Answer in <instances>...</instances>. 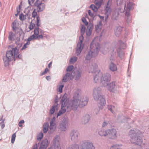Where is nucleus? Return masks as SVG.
Returning a JSON list of instances; mask_svg holds the SVG:
<instances>
[{
	"instance_id": "obj_17",
	"label": "nucleus",
	"mask_w": 149,
	"mask_h": 149,
	"mask_svg": "<svg viewBox=\"0 0 149 149\" xmlns=\"http://www.w3.org/2000/svg\"><path fill=\"white\" fill-rule=\"evenodd\" d=\"M97 54L96 52H95L90 49L89 51L87 52L85 56V60L88 61L90 60L91 58L96 57Z\"/></svg>"
},
{
	"instance_id": "obj_51",
	"label": "nucleus",
	"mask_w": 149,
	"mask_h": 149,
	"mask_svg": "<svg viewBox=\"0 0 149 149\" xmlns=\"http://www.w3.org/2000/svg\"><path fill=\"white\" fill-rule=\"evenodd\" d=\"M74 67L72 65H70L68 66L66 68L67 72H70L72 71L73 68Z\"/></svg>"
},
{
	"instance_id": "obj_29",
	"label": "nucleus",
	"mask_w": 149,
	"mask_h": 149,
	"mask_svg": "<svg viewBox=\"0 0 149 149\" xmlns=\"http://www.w3.org/2000/svg\"><path fill=\"white\" fill-rule=\"evenodd\" d=\"M93 27V24L91 23H89L87 26L86 30V34L87 36H89L91 35Z\"/></svg>"
},
{
	"instance_id": "obj_58",
	"label": "nucleus",
	"mask_w": 149,
	"mask_h": 149,
	"mask_svg": "<svg viewBox=\"0 0 149 149\" xmlns=\"http://www.w3.org/2000/svg\"><path fill=\"white\" fill-rule=\"evenodd\" d=\"M69 79V78L65 75L63 77V81L64 82H66Z\"/></svg>"
},
{
	"instance_id": "obj_22",
	"label": "nucleus",
	"mask_w": 149,
	"mask_h": 149,
	"mask_svg": "<svg viewBox=\"0 0 149 149\" xmlns=\"http://www.w3.org/2000/svg\"><path fill=\"white\" fill-rule=\"evenodd\" d=\"M68 121L65 119H64L59 125V129L63 131H65L68 126Z\"/></svg>"
},
{
	"instance_id": "obj_30",
	"label": "nucleus",
	"mask_w": 149,
	"mask_h": 149,
	"mask_svg": "<svg viewBox=\"0 0 149 149\" xmlns=\"http://www.w3.org/2000/svg\"><path fill=\"white\" fill-rule=\"evenodd\" d=\"M102 75V73L100 71L98 72L94 77V81L95 83H99L101 81V78Z\"/></svg>"
},
{
	"instance_id": "obj_43",
	"label": "nucleus",
	"mask_w": 149,
	"mask_h": 149,
	"mask_svg": "<svg viewBox=\"0 0 149 149\" xmlns=\"http://www.w3.org/2000/svg\"><path fill=\"white\" fill-rule=\"evenodd\" d=\"M26 16H28V14H26L24 15L22 13L20 14L19 16V19L22 21H23L26 19Z\"/></svg>"
},
{
	"instance_id": "obj_60",
	"label": "nucleus",
	"mask_w": 149,
	"mask_h": 149,
	"mask_svg": "<svg viewBox=\"0 0 149 149\" xmlns=\"http://www.w3.org/2000/svg\"><path fill=\"white\" fill-rule=\"evenodd\" d=\"M100 18V19L101 20V21H100L102 22V21H103L104 20V17L103 16H100V15H97Z\"/></svg>"
},
{
	"instance_id": "obj_34",
	"label": "nucleus",
	"mask_w": 149,
	"mask_h": 149,
	"mask_svg": "<svg viewBox=\"0 0 149 149\" xmlns=\"http://www.w3.org/2000/svg\"><path fill=\"white\" fill-rule=\"evenodd\" d=\"M107 130H105L104 129H100L98 132L99 134L101 136H107Z\"/></svg>"
},
{
	"instance_id": "obj_42",
	"label": "nucleus",
	"mask_w": 149,
	"mask_h": 149,
	"mask_svg": "<svg viewBox=\"0 0 149 149\" xmlns=\"http://www.w3.org/2000/svg\"><path fill=\"white\" fill-rule=\"evenodd\" d=\"M122 119L124 120H127V121H129L130 119V118H125V117L124 116H123V115H121V116H120V117L118 116V120H119V121L121 120V121H122V122H124V121H123V120H122Z\"/></svg>"
},
{
	"instance_id": "obj_49",
	"label": "nucleus",
	"mask_w": 149,
	"mask_h": 149,
	"mask_svg": "<svg viewBox=\"0 0 149 149\" xmlns=\"http://www.w3.org/2000/svg\"><path fill=\"white\" fill-rule=\"evenodd\" d=\"M30 44V42H28L27 41V42L24 44V45L22 47V48L21 49V50H22L28 47V45H29Z\"/></svg>"
},
{
	"instance_id": "obj_14",
	"label": "nucleus",
	"mask_w": 149,
	"mask_h": 149,
	"mask_svg": "<svg viewBox=\"0 0 149 149\" xmlns=\"http://www.w3.org/2000/svg\"><path fill=\"white\" fill-rule=\"evenodd\" d=\"M107 136L110 139H115L117 137V131L116 130L113 128L111 129L107 130Z\"/></svg>"
},
{
	"instance_id": "obj_44",
	"label": "nucleus",
	"mask_w": 149,
	"mask_h": 149,
	"mask_svg": "<svg viewBox=\"0 0 149 149\" xmlns=\"http://www.w3.org/2000/svg\"><path fill=\"white\" fill-rule=\"evenodd\" d=\"M108 109L110 110L112 113H114V110L115 109V107L112 105H109L108 106Z\"/></svg>"
},
{
	"instance_id": "obj_57",
	"label": "nucleus",
	"mask_w": 149,
	"mask_h": 149,
	"mask_svg": "<svg viewBox=\"0 0 149 149\" xmlns=\"http://www.w3.org/2000/svg\"><path fill=\"white\" fill-rule=\"evenodd\" d=\"M57 97L58 96L57 95L56 96V97L55 98V103L54 104V105H53V106H56V107H57V105H58L57 102H58V98Z\"/></svg>"
},
{
	"instance_id": "obj_24",
	"label": "nucleus",
	"mask_w": 149,
	"mask_h": 149,
	"mask_svg": "<svg viewBox=\"0 0 149 149\" xmlns=\"http://www.w3.org/2000/svg\"><path fill=\"white\" fill-rule=\"evenodd\" d=\"M81 72L79 70L73 71L71 74V77L76 81L78 80L81 77Z\"/></svg>"
},
{
	"instance_id": "obj_52",
	"label": "nucleus",
	"mask_w": 149,
	"mask_h": 149,
	"mask_svg": "<svg viewBox=\"0 0 149 149\" xmlns=\"http://www.w3.org/2000/svg\"><path fill=\"white\" fill-rule=\"evenodd\" d=\"M15 137L16 134L15 133L13 134L12 136V137L11 139V142L12 143H14L15 140Z\"/></svg>"
},
{
	"instance_id": "obj_46",
	"label": "nucleus",
	"mask_w": 149,
	"mask_h": 149,
	"mask_svg": "<svg viewBox=\"0 0 149 149\" xmlns=\"http://www.w3.org/2000/svg\"><path fill=\"white\" fill-rule=\"evenodd\" d=\"M77 59V58L76 56H74L71 58L70 62L72 63H74L76 62Z\"/></svg>"
},
{
	"instance_id": "obj_40",
	"label": "nucleus",
	"mask_w": 149,
	"mask_h": 149,
	"mask_svg": "<svg viewBox=\"0 0 149 149\" xmlns=\"http://www.w3.org/2000/svg\"><path fill=\"white\" fill-rule=\"evenodd\" d=\"M14 31L16 33L19 34V36H20L23 33V31L22 30V29L19 28H18L17 29H16L15 31Z\"/></svg>"
},
{
	"instance_id": "obj_18",
	"label": "nucleus",
	"mask_w": 149,
	"mask_h": 149,
	"mask_svg": "<svg viewBox=\"0 0 149 149\" xmlns=\"http://www.w3.org/2000/svg\"><path fill=\"white\" fill-rule=\"evenodd\" d=\"M34 34L36 36L35 39L38 40L43 38L42 33L43 31L41 29H39L38 27H36L34 30Z\"/></svg>"
},
{
	"instance_id": "obj_28",
	"label": "nucleus",
	"mask_w": 149,
	"mask_h": 149,
	"mask_svg": "<svg viewBox=\"0 0 149 149\" xmlns=\"http://www.w3.org/2000/svg\"><path fill=\"white\" fill-rule=\"evenodd\" d=\"M49 144L48 140L47 139L43 140L38 149H46Z\"/></svg>"
},
{
	"instance_id": "obj_36",
	"label": "nucleus",
	"mask_w": 149,
	"mask_h": 149,
	"mask_svg": "<svg viewBox=\"0 0 149 149\" xmlns=\"http://www.w3.org/2000/svg\"><path fill=\"white\" fill-rule=\"evenodd\" d=\"M15 38V35L12 32L9 33L8 37V40L10 41H14Z\"/></svg>"
},
{
	"instance_id": "obj_5",
	"label": "nucleus",
	"mask_w": 149,
	"mask_h": 149,
	"mask_svg": "<svg viewBox=\"0 0 149 149\" xmlns=\"http://www.w3.org/2000/svg\"><path fill=\"white\" fill-rule=\"evenodd\" d=\"M34 9L32 13V16L35 19V17L38 16L37 15V12H40L43 11L45 7V4L39 0H36L34 4Z\"/></svg>"
},
{
	"instance_id": "obj_1",
	"label": "nucleus",
	"mask_w": 149,
	"mask_h": 149,
	"mask_svg": "<svg viewBox=\"0 0 149 149\" xmlns=\"http://www.w3.org/2000/svg\"><path fill=\"white\" fill-rule=\"evenodd\" d=\"M81 91V90L77 89L74 92L73 97V99L70 100L68 103H67L68 99L65 95L62 97H64L66 99L65 107L67 108V112H69L72 110H76L78 107H82L86 105L88 101V99L86 96H83L79 100V93Z\"/></svg>"
},
{
	"instance_id": "obj_39",
	"label": "nucleus",
	"mask_w": 149,
	"mask_h": 149,
	"mask_svg": "<svg viewBox=\"0 0 149 149\" xmlns=\"http://www.w3.org/2000/svg\"><path fill=\"white\" fill-rule=\"evenodd\" d=\"M49 128V124L47 123H45L43 126V131L44 133H46Z\"/></svg>"
},
{
	"instance_id": "obj_11",
	"label": "nucleus",
	"mask_w": 149,
	"mask_h": 149,
	"mask_svg": "<svg viewBox=\"0 0 149 149\" xmlns=\"http://www.w3.org/2000/svg\"><path fill=\"white\" fill-rule=\"evenodd\" d=\"M83 37L82 35L80 37L79 41L76 48V53L77 56H78L80 54L83 48L84 45L82 44V40L83 39Z\"/></svg>"
},
{
	"instance_id": "obj_31",
	"label": "nucleus",
	"mask_w": 149,
	"mask_h": 149,
	"mask_svg": "<svg viewBox=\"0 0 149 149\" xmlns=\"http://www.w3.org/2000/svg\"><path fill=\"white\" fill-rule=\"evenodd\" d=\"M123 27L120 26L117 27L115 30V34L117 37H118L120 35Z\"/></svg>"
},
{
	"instance_id": "obj_56",
	"label": "nucleus",
	"mask_w": 149,
	"mask_h": 149,
	"mask_svg": "<svg viewBox=\"0 0 149 149\" xmlns=\"http://www.w3.org/2000/svg\"><path fill=\"white\" fill-rule=\"evenodd\" d=\"M88 13L89 16L91 17L92 18H93L94 17V14L93 13L91 12V11L89 10L88 12Z\"/></svg>"
},
{
	"instance_id": "obj_3",
	"label": "nucleus",
	"mask_w": 149,
	"mask_h": 149,
	"mask_svg": "<svg viewBox=\"0 0 149 149\" xmlns=\"http://www.w3.org/2000/svg\"><path fill=\"white\" fill-rule=\"evenodd\" d=\"M95 149L93 143L89 140H85L81 142L78 146L76 144L70 145L66 149Z\"/></svg>"
},
{
	"instance_id": "obj_4",
	"label": "nucleus",
	"mask_w": 149,
	"mask_h": 149,
	"mask_svg": "<svg viewBox=\"0 0 149 149\" xmlns=\"http://www.w3.org/2000/svg\"><path fill=\"white\" fill-rule=\"evenodd\" d=\"M140 134V131L136 129H133L130 131L129 135L131 139L132 143L140 146L142 144L143 140L139 136Z\"/></svg>"
},
{
	"instance_id": "obj_64",
	"label": "nucleus",
	"mask_w": 149,
	"mask_h": 149,
	"mask_svg": "<svg viewBox=\"0 0 149 149\" xmlns=\"http://www.w3.org/2000/svg\"><path fill=\"white\" fill-rule=\"evenodd\" d=\"M47 73L46 72H45V71H44L43 72L41 73V74H40V75L42 76L43 75H45V74Z\"/></svg>"
},
{
	"instance_id": "obj_62",
	"label": "nucleus",
	"mask_w": 149,
	"mask_h": 149,
	"mask_svg": "<svg viewBox=\"0 0 149 149\" xmlns=\"http://www.w3.org/2000/svg\"><path fill=\"white\" fill-rule=\"evenodd\" d=\"M70 73L69 72H67L65 74V76L66 77H68L69 78H70Z\"/></svg>"
},
{
	"instance_id": "obj_33",
	"label": "nucleus",
	"mask_w": 149,
	"mask_h": 149,
	"mask_svg": "<svg viewBox=\"0 0 149 149\" xmlns=\"http://www.w3.org/2000/svg\"><path fill=\"white\" fill-rule=\"evenodd\" d=\"M111 126L109 121L106 120H104L102 123V127L107 128Z\"/></svg>"
},
{
	"instance_id": "obj_23",
	"label": "nucleus",
	"mask_w": 149,
	"mask_h": 149,
	"mask_svg": "<svg viewBox=\"0 0 149 149\" xmlns=\"http://www.w3.org/2000/svg\"><path fill=\"white\" fill-rule=\"evenodd\" d=\"M53 145L55 149H61L60 143V137L58 136H56L53 140Z\"/></svg>"
},
{
	"instance_id": "obj_27",
	"label": "nucleus",
	"mask_w": 149,
	"mask_h": 149,
	"mask_svg": "<svg viewBox=\"0 0 149 149\" xmlns=\"http://www.w3.org/2000/svg\"><path fill=\"white\" fill-rule=\"evenodd\" d=\"M55 117H54L50 121L49 129L52 132L54 131L56 128V125L55 123Z\"/></svg>"
},
{
	"instance_id": "obj_45",
	"label": "nucleus",
	"mask_w": 149,
	"mask_h": 149,
	"mask_svg": "<svg viewBox=\"0 0 149 149\" xmlns=\"http://www.w3.org/2000/svg\"><path fill=\"white\" fill-rule=\"evenodd\" d=\"M57 107L55 106H53L52 108L50 109L49 111V114H52L54 113L55 109H56Z\"/></svg>"
},
{
	"instance_id": "obj_8",
	"label": "nucleus",
	"mask_w": 149,
	"mask_h": 149,
	"mask_svg": "<svg viewBox=\"0 0 149 149\" xmlns=\"http://www.w3.org/2000/svg\"><path fill=\"white\" fill-rule=\"evenodd\" d=\"M101 77V83L103 86L105 87L111 79V75L109 73H106L103 74H102Z\"/></svg>"
},
{
	"instance_id": "obj_20",
	"label": "nucleus",
	"mask_w": 149,
	"mask_h": 149,
	"mask_svg": "<svg viewBox=\"0 0 149 149\" xmlns=\"http://www.w3.org/2000/svg\"><path fill=\"white\" fill-rule=\"evenodd\" d=\"M98 67L97 65L95 63H92L91 65L89 66L88 70L89 72L92 73H98Z\"/></svg>"
},
{
	"instance_id": "obj_38",
	"label": "nucleus",
	"mask_w": 149,
	"mask_h": 149,
	"mask_svg": "<svg viewBox=\"0 0 149 149\" xmlns=\"http://www.w3.org/2000/svg\"><path fill=\"white\" fill-rule=\"evenodd\" d=\"M17 20H15L12 24L11 26L12 28V30L13 31H15L16 29L18 28L17 26Z\"/></svg>"
},
{
	"instance_id": "obj_16",
	"label": "nucleus",
	"mask_w": 149,
	"mask_h": 149,
	"mask_svg": "<svg viewBox=\"0 0 149 149\" xmlns=\"http://www.w3.org/2000/svg\"><path fill=\"white\" fill-rule=\"evenodd\" d=\"M105 87H106L110 92L113 93L115 92L117 90V88L119 87L116 85V82L115 81H113L109 84H108Z\"/></svg>"
},
{
	"instance_id": "obj_41",
	"label": "nucleus",
	"mask_w": 149,
	"mask_h": 149,
	"mask_svg": "<svg viewBox=\"0 0 149 149\" xmlns=\"http://www.w3.org/2000/svg\"><path fill=\"white\" fill-rule=\"evenodd\" d=\"M90 8L95 12H97L98 8L94 4H91L90 6Z\"/></svg>"
},
{
	"instance_id": "obj_55",
	"label": "nucleus",
	"mask_w": 149,
	"mask_h": 149,
	"mask_svg": "<svg viewBox=\"0 0 149 149\" xmlns=\"http://www.w3.org/2000/svg\"><path fill=\"white\" fill-rule=\"evenodd\" d=\"M82 22L84 24L86 25H87L88 24V22L87 21L85 17H83L82 19Z\"/></svg>"
},
{
	"instance_id": "obj_35",
	"label": "nucleus",
	"mask_w": 149,
	"mask_h": 149,
	"mask_svg": "<svg viewBox=\"0 0 149 149\" xmlns=\"http://www.w3.org/2000/svg\"><path fill=\"white\" fill-rule=\"evenodd\" d=\"M102 29V22L100 21L95 26V30L98 33L100 32Z\"/></svg>"
},
{
	"instance_id": "obj_53",
	"label": "nucleus",
	"mask_w": 149,
	"mask_h": 149,
	"mask_svg": "<svg viewBox=\"0 0 149 149\" xmlns=\"http://www.w3.org/2000/svg\"><path fill=\"white\" fill-rule=\"evenodd\" d=\"M35 35H33L30 36V37L28 39L27 41L29 42L31 40L33 39H35L36 36H35Z\"/></svg>"
},
{
	"instance_id": "obj_2",
	"label": "nucleus",
	"mask_w": 149,
	"mask_h": 149,
	"mask_svg": "<svg viewBox=\"0 0 149 149\" xmlns=\"http://www.w3.org/2000/svg\"><path fill=\"white\" fill-rule=\"evenodd\" d=\"M20 40V38H17L15 43L18 47H15L13 48L11 50L7 51L6 56L3 57V59L5 67H8L10 64V62L12 61L13 60L15 61L22 58V55L19 54L18 52L19 47L22 45V43L19 42Z\"/></svg>"
},
{
	"instance_id": "obj_54",
	"label": "nucleus",
	"mask_w": 149,
	"mask_h": 149,
	"mask_svg": "<svg viewBox=\"0 0 149 149\" xmlns=\"http://www.w3.org/2000/svg\"><path fill=\"white\" fill-rule=\"evenodd\" d=\"M35 0H28V3L29 6H33L34 5V1Z\"/></svg>"
},
{
	"instance_id": "obj_6",
	"label": "nucleus",
	"mask_w": 149,
	"mask_h": 149,
	"mask_svg": "<svg viewBox=\"0 0 149 149\" xmlns=\"http://www.w3.org/2000/svg\"><path fill=\"white\" fill-rule=\"evenodd\" d=\"M98 38H95L90 45V49L98 54L100 48Z\"/></svg>"
},
{
	"instance_id": "obj_25",
	"label": "nucleus",
	"mask_w": 149,
	"mask_h": 149,
	"mask_svg": "<svg viewBox=\"0 0 149 149\" xmlns=\"http://www.w3.org/2000/svg\"><path fill=\"white\" fill-rule=\"evenodd\" d=\"M91 118L90 116L88 114H85L81 119V123L82 125H86L89 121Z\"/></svg>"
},
{
	"instance_id": "obj_7",
	"label": "nucleus",
	"mask_w": 149,
	"mask_h": 149,
	"mask_svg": "<svg viewBox=\"0 0 149 149\" xmlns=\"http://www.w3.org/2000/svg\"><path fill=\"white\" fill-rule=\"evenodd\" d=\"M117 50L118 55L120 58H122L123 57L124 53L120 49V47H119L118 49L115 48V47L112 46L110 47L109 50V52L111 55V56L113 58L116 55V51Z\"/></svg>"
},
{
	"instance_id": "obj_59",
	"label": "nucleus",
	"mask_w": 149,
	"mask_h": 149,
	"mask_svg": "<svg viewBox=\"0 0 149 149\" xmlns=\"http://www.w3.org/2000/svg\"><path fill=\"white\" fill-rule=\"evenodd\" d=\"M123 2V0H117V3L120 5L122 4Z\"/></svg>"
},
{
	"instance_id": "obj_10",
	"label": "nucleus",
	"mask_w": 149,
	"mask_h": 149,
	"mask_svg": "<svg viewBox=\"0 0 149 149\" xmlns=\"http://www.w3.org/2000/svg\"><path fill=\"white\" fill-rule=\"evenodd\" d=\"M79 134L78 132L75 130H72L70 133V136L72 141L74 143L78 142L79 140Z\"/></svg>"
},
{
	"instance_id": "obj_19",
	"label": "nucleus",
	"mask_w": 149,
	"mask_h": 149,
	"mask_svg": "<svg viewBox=\"0 0 149 149\" xmlns=\"http://www.w3.org/2000/svg\"><path fill=\"white\" fill-rule=\"evenodd\" d=\"M95 100L97 101L99 109H102L106 103L105 99L104 96L103 95H102L99 97L98 100Z\"/></svg>"
},
{
	"instance_id": "obj_15",
	"label": "nucleus",
	"mask_w": 149,
	"mask_h": 149,
	"mask_svg": "<svg viewBox=\"0 0 149 149\" xmlns=\"http://www.w3.org/2000/svg\"><path fill=\"white\" fill-rule=\"evenodd\" d=\"M112 46L115 47V48H118L120 47V49H125L126 48V44L121 40H118V42H114L112 44Z\"/></svg>"
},
{
	"instance_id": "obj_13",
	"label": "nucleus",
	"mask_w": 149,
	"mask_h": 149,
	"mask_svg": "<svg viewBox=\"0 0 149 149\" xmlns=\"http://www.w3.org/2000/svg\"><path fill=\"white\" fill-rule=\"evenodd\" d=\"M101 89L100 87H96L94 89L93 92V95L94 100H97L99 97L102 96Z\"/></svg>"
},
{
	"instance_id": "obj_26",
	"label": "nucleus",
	"mask_w": 149,
	"mask_h": 149,
	"mask_svg": "<svg viewBox=\"0 0 149 149\" xmlns=\"http://www.w3.org/2000/svg\"><path fill=\"white\" fill-rule=\"evenodd\" d=\"M40 18L38 16L36 17V18L35 21V24L32 23V22L30 24L29 28L30 30H32L33 29L34 27H35V24L36 25L37 27H38L40 26Z\"/></svg>"
},
{
	"instance_id": "obj_21",
	"label": "nucleus",
	"mask_w": 149,
	"mask_h": 149,
	"mask_svg": "<svg viewBox=\"0 0 149 149\" xmlns=\"http://www.w3.org/2000/svg\"><path fill=\"white\" fill-rule=\"evenodd\" d=\"M112 2V0H109L107 2L106 6L104 12L107 15V17L105 18V20L108 18L109 15V14L111 11V9L110 8Z\"/></svg>"
},
{
	"instance_id": "obj_63",
	"label": "nucleus",
	"mask_w": 149,
	"mask_h": 149,
	"mask_svg": "<svg viewBox=\"0 0 149 149\" xmlns=\"http://www.w3.org/2000/svg\"><path fill=\"white\" fill-rule=\"evenodd\" d=\"M46 79L48 81L49 80L51 79V77L50 76H48L46 77Z\"/></svg>"
},
{
	"instance_id": "obj_9",
	"label": "nucleus",
	"mask_w": 149,
	"mask_h": 149,
	"mask_svg": "<svg viewBox=\"0 0 149 149\" xmlns=\"http://www.w3.org/2000/svg\"><path fill=\"white\" fill-rule=\"evenodd\" d=\"M133 3L132 2H129L128 3L127 6H126V3H125L124 10L126 11L125 14L126 21L128 22H130V19H129L130 15V11L131 10L133 9Z\"/></svg>"
},
{
	"instance_id": "obj_50",
	"label": "nucleus",
	"mask_w": 149,
	"mask_h": 149,
	"mask_svg": "<svg viewBox=\"0 0 149 149\" xmlns=\"http://www.w3.org/2000/svg\"><path fill=\"white\" fill-rule=\"evenodd\" d=\"M64 85L63 84L61 85L59 87L58 91L60 93H62L63 92V88Z\"/></svg>"
},
{
	"instance_id": "obj_48",
	"label": "nucleus",
	"mask_w": 149,
	"mask_h": 149,
	"mask_svg": "<svg viewBox=\"0 0 149 149\" xmlns=\"http://www.w3.org/2000/svg\"><path fill=\"white\" fill-rule=\"evenodd\" d=\"M43 136V133L42 132H40L38 135L37 139L38 140H40L42 138Z\"/></svg>"
},
{
	"instance_id": "obj_61",
	"label": "nucleus",
	"mask_w": 149,
	"mask_h": 149,
	"mask_svg": "<svg viewBox=\"0 0 149 149\" xmlns=\"http://www.w3.org/2000/svg\"><path fill=\"white\" fill-rule=\"evenodd\" d=\"M32 149H38V147L37 144L36 145L33 146L32 147Z\"/></svg>"
},
{
	"instance_id": "obj_47",
	"label": "nucleus",
	"mask_w": 149,
	"mask_h": 149,
	"mask_svg": "<svg viewBox=\"0 0 149 149\" xmlns=\"http://www.w3.org/2000/svg\"><path fill=\"white\" fill-rule=\"evenodd\" d=\"M86 29V28L85 26L83 25H81V35L83 36V34H84L85 32V30Z\"/></svg>"
},
{
	"instance_id": "obj_32",
	"label": "nucleus",
	"mask_w": 149,
	"mask_h": 149,
	"mask_svg": "<svg viewBox=\"0 0 149 149\" xmlns=\"http://www.w3.org/2000/svg\"><path fill=\"white\" fill-rule=\"evenodd\" d=\"M110 70L112 72H114L117 70V67L116 65L113 63L111 62L109 65Z\"/></svg>"
},
{
	"instance_id": "obj_37",
	"label": "nucleus",
	"mask_w": 149,
	"mask_h": 149,
	"mask_svg": "<svg viewBox=\"0 0 149 149\" xmlns=\"http://www.w3.org/2000/svg\"><path fill=\"white\" fill-rule=\"evenodd\" d=\"M103 0H95L94 3L95 5L98 8H100L101 5L103 2Z\"/></svg>"
},
{
	"instance_id": "obj_12",
	"label": "nucleus",
	"mask_w": 149,
	"mask_h": 149,
	"mask_svg": "<svg viewBox=\"0 0 149 149\" xmlns=\"http://www.w3.org/2000/svg\"><path fill=\"white\" fill-rule=\"evenodd\" d=\"M66 99L64 97H62L61 100V109L57 113V116H61L62 114L64 113L66 111H67V108L65 107Z\"/></svg>"
}]
</instances>
